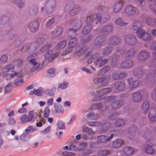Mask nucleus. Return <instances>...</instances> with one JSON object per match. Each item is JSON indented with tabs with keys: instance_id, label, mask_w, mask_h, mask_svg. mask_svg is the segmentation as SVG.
<instances>
[{
	"instance_id": "f257e3e1",
	"label": "nucleus",
	"mask_w": 156,
	"mask_h": 156,
	"mask_svg": "<svg viewBox=\"0 0 156 156\" xmlns=\"http://www.w3.org/2000/svg\"><path fill=\"white\" fill-rule=\"evenodd\" d=\"M111 88H103L101 92L100 93L99 91L94 90L91 93L92 96H95L93 98L92 101H99L102 100L103 98L105 102H112L115 99V97L113 96L106 97L104 94H106L109 92Z\"/></svg>"
},
{
	"instance_id": "f03ea898",
	"label": "nucleus",
	"mask_w": 156,
	"mask_h": 156,
	"mask_svg": "<svg viewBox=\"0 0 156 156\" xmlns=\"http://www.w3.org/2000/svg\"><path fill=\"white\" fill-rule=\"evenodd\" d=\"M4 69L7 72L6 76V80H10L12 79L15 76L19 77L22 74V70L20 71L19 72H16L14 71V66L11 64L5 66L4 67Z\"/></svg>"
},
{
	"instance_id": "7ed1b4c3",
	"label": "nucleus",
	"mask_w": 156,
	"mask_h": 156,
	"mask_svg": "<svg viewBox=\"0 0 156 156\" xmlns=\"http://www.w3.org/2000/svg\"><path fill=\"white\" fill-rule=\"evenodd\" d=\"M95 20L94 17L92 16L87 18L86 21L87 25L84 27L82 31L83 34H87L90 31L91 29V25Z\"/></svg>"
},
{
	"instance_id": "20e7f679",
	"label": "nucleus",
	"mask_w": 156,
	"mask_h": 156,
	"mask_svg": "<svg viewBox=\"0 0 156 156\" xmlns=\"http://www.w3.org/2000/svg\"><path fill=\"white\" fill-rule=\"evenodd\" d=\"M136 33L138 38L142 39L144 41H149L151 39V37L149 34L146 32L142 29L139 30Z\"/></svg>"
},
{
	"instance_id": "39448f33",
	"label": "nucleus",
	"mask_w": 156,
	"mask_h": 156,
	"mask_svg": "<svg viewBox=\"0 0 156 156\" xmlns=\"http://www.w3.org/2000/svg\"><path fill=\"white\" fill-rule=\"evenodd\" d=\"M36 55L35 54H33L29 55L27 58V61H29L33 66L32 68L30 70L31 72H33L37 69L40 65L38 63L35 62L34 58Z\"/></svg>"
},
{
	"instance_id": "423d86ee",
	"label": "nucleus",
	"mask_w": 156,
	"mask_h": 156,
	"mask_svg": "<svg viewBox=\"0 0 156 156\" xmlns=\"http://www.w3.org/2000/svg\"><path fill=\"white\" fill-rule=\"evenodd\" d=\"M110 78V76H107L102 77L94 78L93 81L95 83H101L103 86H105L108 84Z\"/></svg>"
},
{
	"instance_id": "0eeeda50",
	"label": "nucleus",
	"mask_w": 156,
	"mask_h": 156,
	"mask_svg": "<svg viewBox=\"0 0 156 156\" xmlns=\"http://www.w3.org/2000/svg\"><path fill=\"white\" fill-rule=\"evenodd\" d=\"M53 51L51 50H49L44 55V58L45 60H47L48 62H51L53 59L56 57L59 53L56 52L52 54Z\"/></svg>"
},
{
	"instance_id": "6e6552de",
	"label": "nucleus",
	"mask_w": 156,
	"mask_h": 156,
	"mask_svg": "<svg viewBox=\"0 0 156 156\" xmlns=\"http://www.w3.org/2000/svg\"><path fill=\"white\" fill-rule=\"evenodd\" d=\"M114 134H112L109 136L102 135L99 136L97 138V142L101 143H105L110 141L113 138Z\"/></svg>"
},
{
	"instance_id": "1a4fd4ad",
	"label": "nucleus",
	"mask_w": 156,
	"mask_h": 156,
	"mask_svg": "<svg viewBox=\"0 0 156 156\" xmlns=\"http://www.w3.org/2000/svg\"><path fill=\"white\" fill-rule=\"evenodd\" d=\"M124 40L126 43L130 45H134L137 43L136 39L132 35H126Z\"/></svg>"
},
{
	"instance_id": "9d476101",
	"label": "nucleus",
	"mask_w": 156,
	"mask_h": 156,
	"mask_svg": "<svg viewBox=\"0 0 156 156\" xmlns=\"http://www.w3.org/2000/svg\"><path fill=\"white\" fill-rule=\"evenodd\" d=\"M50 112V109L48 107H46L44 110V114H41L40 115L41 117V120L43 122H45Z\"/></svg>"
},
{
	"instance_id": "9b49d317",
	"label": "nucleus",
	"mask_w": 156,
	"mask_h": 156,
	"mask_svg": "<svg viewBox=\"0 0 156 156\" xmlns=\"http://www.w3.org/2000/svg\"><path fill=\"white\" fill-rule=\"evenodd\" d=\"M69 24L70 25H72L73 26V28L70 29V30L73 31L74 32H76V30L80 29L81 26V23H76L75 21L73 20H71L69 23Z\"/></svg>"
},
{
	"instance_id": "f8f14e48",
	"label": "nucleus",
	"mask_w": 156,
	"mask_h": 156,
	"mask_svg": "<svg viewBox=\"0 0 156 156\" xmlns=\"http://www.w3.org/2000/svg\"><path fill=\"white\" fill-rule=\"evenodd\" d=\"M125 12L127 15L131 16L134 15L136 13V10L134 7L129 6L126 9Z\"/></svg>"
},
{
	"instance_id": "ddd939ff",
	"label": "nucleus",
	"mask_w": 156,
	"mask_h": 156,
	"mask_svg": "<svg viewBox=\"0 0 156 156\" xmlns=\"http://www.w3.org/2000/svg\"><path fill=\"white\" fill-rule=\"evenodd\" d=\"M44 93V91L42 88H37V89H34L33 90H31L29 93L30 95L33 94L36 95L37 96H40Z\"/></svg>"
},
{
	"instance_id": "4468645a",
	"label": "nucleus",
	"mask_w": 156,
	"mask_h": 156,
	"mask_svg": "<svg viewBox=\"0 0 156 156\" xmlns=\"http://www.w3.org/2000/svg\"><path fill=\"white\" fill-rule=\"evenodd\" d=\"M142 98V94L140 92H137L134 93L132 97L133 101L136 102H138L141 101Z\"/></svg>"
},
{
	"instance_id": "2eb2a0df",
	"label": "nucleus",
	"mask_w": 156,
	"mask_h": 156,
	"mask_svg": "<svg viewBox=\"0 0 156 156\" xmlns=\"http://www.w3.org/2000/svg\"><path fill=\"white\" fill-rule=\"evenodd\" d=\"M149 117L153 121H156V109L155 108L151 109L150 111Z\"/></svg>"
},
{
	"instance_id": "dca6fc26",
	"label": "nucleus",
	"mask_w": 156,
	"mask_h": 156,
	"mask_svg": "<svg viewBox=\"0 0 156 156\" xmlns=\"http://www.w3.org/2000/svg\"><path fill=\"white\" fill-rule=\"evenodd\" d=\"M69 150L73 151H79L78 142L75 140L73 143L71 144L69 146Z\"/></svg>"
},
{
	"instance_id": "f3484780",
	"label": "nucleus",
	"mask_w": 156,
	"mask_h": 156,
	"mask_svg": "<svg viewBox=\"0 0 156 156\" xmlns=\"http://www.w3.org/2000/svg\"><path fill=\"white\" fill-rule=\"evenodd\" d=\"M38 23L37 21L31 22L29 25L30 31L32 32L36 31L38 29Z\"/></svg>"
},
{
	"instance_id": "a211bd4d",
	"label": "nucleus",
	"mask_w": 156,
	"mask_h": 156,
	"mask_svg": "<svg viewBox=\"0 0 156 156\" xmlns=\"http://www.w3.org/2000/svg\"><path fill=\"white\" fill-rule=\"evenodd\" d=\"M148 56V53L146 51L140 52L138 55V58L139 60H143L146 59Z\"/></svg>"
},
{
	"instance_id": "6ab92c4d",
	"label": "nucleus",
	"mask_w": 156,
	"mask_h": 156,
	"mask_svg": "<svg viewBox=\"0 0 156 156\" xmlns=\"http://www.w3.org/2000/svg\"><path fill=\"white\" fill-rule=\"evenodd\" d=\"M135 53V51L134 49H132L128 51L125 56L126 60H129L134 55Z\"/></svg>"
},
{
	"instance_id": "aec40b11",
	"label": "nucleus",
	"mask_w": 156,
	"mask_h": 156,
	"mask_svg": "<svg viewBox=\"0 0 156 156\" xmlns=\"http://www.w3.org/2000/svg\"><path fill=\"white\" fill-rule=\"evenodd\" d=\"M123 141L121 139H118L113 142L112 147L114 148H118L121 146Z\"/></svg>"
},
{
	"instance_id": "412c9836",
	"label": "nucleus",
	"mask_w": 156,
	"mask_h": 156,
	"mask_svg": "<svg viewBox=\"0 0 156 156\" xmlns=\"http://www.w3.org/2000/svg\"><path fill=\"white\" fill-rule=\"evenodd\" d=\"M54 109L55 112L59 114H62L64 112L63 108L60 104H55Z\"/></svg>"
},
{
	"instance_id": "4be33fe9",
	"label": "nucleus",
	"mask_w": 156,
	"mask_h": 156,
	"mask_svg": "<svg viewBox=\"0 0 156 156\" xmlns=\"http://www.w3.org/2000/svg\"><path fill=\"white\" fill-rule=\"evenodd\" d=\"M123 151L125 154L128 155H130L133 154L134 150L132 147L127 146L124 147Z\"/></svg>"
},
{
	"instance_id": "5701e85b",
	"label": "nucleus",
	"mask_w": 156,
	"mask_h": 156,
	"mask_svg": "<svg viewBox=\"0 0 156 156\" xmlns=\"http://www.w3.org/2000/svg\"><path fill=\"white\" fill-rule=\"evenodd\" d=\"M133 80V79L132 78H130L128 80L129 88H136L139 85V82L138 81H135L132 82L131 81Z\"/></svg>"
},
{
	"instance_id": "b1692460",
	"label": "nucleus",
	"mask_w": 156,
	"mask_h": 156,
	"mask_svg": "<svg viewBox=\"0 0 156 156\" xmlns=\"http://www.w3.org/2000/svg\"><path fill=\"white\" fill-rule=\"evenodd\" d=\"M119 39L115 36L111 37L109 39V44L112 45H116L119 43Z\"/></svg>"
},
{
	"instance_id": "393cba45",
	"label": "nucleus",
	"mask_w": 156,
	"mask_h": 156,
	"mask_svg": "<svg viewBox=\"0 0 156 156\" xmlns=\"http://www.w3.org/2000/svg\"><path fill=\"white\" fill-rule=\"evenodd\" d=\"M86 118L89 120H96L98 118V116L97 114H95L93 112H90L87 114Z\"/></svg>"
},
{
	"instance_id": "a878e982",
	"label": "nucleus",
	"mask_w": 156,
	"mask_h": 156,
	"mask_svg": "<svg viewBox=\"0 0 156 156\" xmlns=\"http://www.w3.org/2000/svg\"><path fill=\"white\" fill-rule=\"evenodd\" d=\"M77 41L76 38H72L70 39L68 42V45L70 48H73L77 45Z\"/></svg>"
},
{
	"instance_id": "bb28decb",
	"label": "nucleus",
	"mask_w": 156,
	"mask_h": 156,
	"mask_svg": "<svg viewBox=\"0 0 156 156\" xmlns=\"http://www.w3.org/2000/svg\"><path fill=\"white\" fill-rule=\"evenodd\" d=\"M112 26L111 25H108L105 27L101 30L102 34H108L111 32L112 30Z\"/></svg>"
},
{
	"instance_id": "cd10ccee",
	"label": "nucleus",
	"mask_w": 156,
	"mask_h": 156,
	"mask_svg": "<svg viewBox=\"0 0 156 156\" xmlns=\"http://www.w3.org/2000/svg\"><path fill=\"white\" fill-rule=\"evenodd\" d=\"M123 5L122 2H119L116 3L113 8V11L115 13L118 12L121 9Z\"/></svg>"
},
{
	"instance_id": "c85d7f7f",
	"label": "nucleus",
	"mask_w": 156,
	"mask_h": 156,
	"mask_svg": "<svg viewBox=\"0 0 156 156\" xmlns=\"http://www.w3.org/2000/svg\"><path fill=\"white\" fill-rule=\"evenodd\" d=\"M55 92V88H50L48 89L45 90L44 91V93L45 94L51 96H53L54 95Z\"/></svg>"
},
{
	"instance_id": "c756f323",
	"label": "nucleus",
	"mask_w": 156,
	"mask_h": 156,
	"mask_svg": "<svg viewBox=\"0 0 156 156\" xmlns=\"http://www.w3.org/2000/svg\"><path fill=\"white\" fill-rule=\"evenodd\" d=\"M110 124L108 122H106L103 124L101 127L102 133L105 132L108 130L110 127Z\"/></svg>"
},
{
	"instance_id": "7c9ffc66",
	"label": "nucleus",
	"mask_w": 156,
	"mask_h": 156,
	"mask_svg": "<svg viewBox=\"0 0 156 156\" xmlns=\"http://www.w3.org/2000/svg\"><path fill=\"white\" fill-rule=\"evenodd\" d=\"M145 151L148 154H153L154 153V150L152 146L147 144L145 147Z\"/></svg>"
},
{
	"instance_id": "2f4dec72",
	"label": "nucleus",
	"mask_w": 156,
	"mask_h": 156,
	"mask_svg": "<svg viewBox=\"0 0 156 156\" xmlns=\"http://www.w3.org/2000/svg\"><path fill=\"white\" fill-rule=\"evenodd\" d=\"M126 123V120L123 119H119L117 120L115 122L116 126L119 127L122 126Z\"/></svg>"
},
{
	"instance_id": "473e14b6",
	"label": "nucleus",
	"mask_w": 156,
	"mask_h": 156,
	"mask_svg": "<svg viewBox=\"0 0 156 156\" xmlns=\"http://www.w3.org/2000/svg\"><path fill=\"white\" fill-rule=\"evenodd\" d=\"M20 122L22 124H25L28 122V116L25 114H23L20 116Z\"/></svg>"
},
{
	"instance_id": "72a5a7b5",
	"label": "nucleus",
	"mask_w": 156,
	"mask_h": 156,
	"mask_svg": "<svg viewBox=\"0 0 156 156\" xmlns=\"http://www.w3.org/2000/svg\"><path fill=\"white\" fill-rule=\"evenodd\" d=\"M132 63L129 60H126L124 62H122L121 65V67L122 68H129L132 66Z\"/></svg>"
},
{
	"instance_id": "f704fd0d",
	"label": "nucleus",
	"mask_w": 156,
	"mask_h": 156,
	"mask_svg": "<svg viewBox=\"0 0 156 156\" xmlns=\"http://www.w3.org/2000/svg\"><path fill=\"white\" fill-rule=\"evenodd\" d=\"M37 129L36 128L30 126L27 127L25 130V132L29 134V133H32L35 132L36 131Z\"/></svg>"
},
{
	"instance_id": "c9c22d12",
	"label": "nucleus",
	"mask_w": 156,
	"mask_h": 156,
	"mask_svg": "<svg viewBox=\"0 0 156 156\" xmlns=\"http://www.w3.org/2000/svg\"><path fill=\"white\" fill-rule=\"evenodd\" d=\"M104 41V38L102 36H100L97 37L94 41V44L96 46L100 45Z\"/></svg>"
},
{
	"instance_id": "e433bc0d",
	"label": "nucleus",
	"mask_w": 156,
	"mask_h": 156,
	"mask_svg": "<svg viewBox=\"0 0 156 156\" xmlns=\"http://www.w3.org/2000/svg\"><path fill=\"white\" fill-rule=\"evenodd\" d=\"M83 131L90 135H93L94 133V131L91 128L87 127H84L83 129Z\"/></svg>"
},
{
	"instance_id": "4c0bfd02",
	"label": "nucleus",
	"mask_w": 156,
	"mask_h": 156,
	"mask_svg": "<svg viewBox=\"0 0 156 156\" xmlns=\"http://www.w3.org/2000/svg\"><path fill=\"white\" fill-rule=\"evenodd\" d=\"M122 101H118L116 102L112 103L111 106L112 109H116L120 107L122 105Z\"/></svg>"
},
{
	"instance_id": "58836bf2",
	"label": "nucleus",
	"mask_w": 156,
	"mask_h": 156,
	"mask_svg": "<svg viewBox=\"0 0 156 156\" xmlns=\"http://www.w3.org/2000/svg\"><path fill=\"white\" fill-rule=\"evenodd\" d=\"M30 138V135L26 133H23L20 136L21 140L23 141H27Z\"/></svg>"
},
{
	"instance_id": "ea45409f",
	"label": "nucleus",
	"mask_w": 156,
	"mask_h": 156,
	"mask_svg": "<svg viewBox=\"0 0 156 156\" xmlns=\"http://www.w3.org/2000/svg\"><path fill=\"white\" fill-rule=\"evenodd\" d=\"M102 105L101 103H98L92 105L90 107L91 110H98L101 108Z\"/></svg>"
},
{
	"instance_id": "a19ab883",
	"label": "nucleus",
	"mask_w": 156,
	"mask_h": 156,
	"mask_svg": "<svg viewBox=\"0 0 156 156\" xmlns=\"http://www.w3.org/2000/svg\"><path fill=\"white\" fill-rule=\"evenodd\" d=\"M45 41V39L44 37L39 38L37 39L36 43L34 44V46H36L37 45L38 46L40 45H41L44 43Z\"/></svg>"
},
{
	"instance_id": "79ce46f5",
	"label": "nucleus",
	"mask_w": 156,
	"mask_h": 156,
	"mask_svg": "<svg viewBox=\"0 0 156 156\" xmlns=\"http://www.w3.org/2000/svg\"><path fill=\"white\" fill-rule=\"evenodd\" d=\"M115 23L116 24L121 26H126L128 24V23L123 22L122 20L120 18L115 20Z\"/></svg>"
},
{
	"instance_id": "37998d69",
	"label": "nucleus",
	"mask_w": 156,
	"mask_h": 156,
	"mask_svg": "<svg viewBox=\"0 0 156 156\" xmlns=\"http://www.w3.org/2000/svg\"><path fill=\"white\" fill-rule=\"evenodd\" d=\"M142 108L144 111L145 113H146L148 111L149 109H150V110L151 109H152V108H150L148 102L147 101H146L143 103V105Z\"/></svg>"
},
{
	"instance_id": "c03bdc74",
	"label": "nucleus",
	"mask_w": 156,
	"mask_h": 156,
	"mask_svg": "<svg viewBox=\"0 0 156 156\" xmlns=\"http://www.w3.org/2000/svg\"><path fill=\"white\" fill-rule=\"evenodd\" d=\"M101 124V122L98 121L91 122H88V125L90 126L94 127H98Z\"/></svg>"
},
{
	"instance_id": "a18cd8bd",
	"label": "nucleus",
	"mask_w": 156,
	"mask_h": 156,
	"mask_svg": "<svg viewBox=\"0 0 156 156\" xmlns=\"http://www.w3.org/2000/svg\"><path fill=\"white\" fill-rule=\"evenodd\" d=\"M109 151L107 150H103L99 151L98 154V156H106L109 154Z\"/></svg>"
},
{
	"instance_id": "49530a36",
	"label": "nucleus",
	"mask_w": 156,
	"mask_h": 156,
	"mask_svg": "<svg viewBox=\"0 0 156 156\" xmlns=\"http://www.w3.org/2000/svg\"><path fill=\"white\" fill-rule=\"evenodd\" d=\"M66 43L67 42L66 41H62L58 44L57 48L59 49H63L65 47Z\"/></svg>"
},
{
	"instance_id": "de8ad7c7",
	"label": "nucleus",
	"mask_w": 156,
	"mask_h": 156,
	"mask_svg": "<svg viewBox=\"0 0 156 156\" xmlns=\"http://www.w3.org/2000/svg\"><path fill=\"white\" fill-rule=\"evenodd\" d=\"M88 145L87 143H82L80 145L79 144V151H85L87 148Z\"/></svg>"
},
{
	"instance_id": "09e8293b",
	"label": "nucleus",
	"mask_w": 156,
	"mask_h": 156,
	"mask_svg": "<svg viewBox=\"0 0 156 156\" xmlns=\"http://www.w3.org/2000/svg\"><path fill=\"white\" fill-rule=\"evenodd\" d=\"M22 76V74L21 76L19 77H18V79L17 80H16L14 81L13 83L16 86H17L20 84L21 83H23V80L22 78H21V77Z\"/></svg>"
},
{
	"instance_id": "8fccbe9b",
	"label": "nucleus",
	"mask_w": 156,
	"mask_h": 156,
	"mask_svg": "<svg viewBox=\"0 0 156 156\" xmlns=\"http://www.w3.org/2000/svg\"><path fill=\"white\" fill-rule=\"evenodd\" d=\"M23 63V60L21 59H17L14 62L13 66L14 67L15 66H21Z\"/></svg>"
},
{
	"instance_id": "3c124183",
	"label": "nucleus",
	"mask_w": 156,
	"mask_h": 156,
	"mask_svg": "<svg viewBox=\"0 0 156 156\" xmlns=\"http://www.w3.org/2000/svg\"><path fill=\"white\" fill-rule=\"evenodd\" d=\"M87 50V49L85 47H83L78 51L76 52V54L78 56H81Z\"/></svg>"
},
{
	"instance_id": "603ef678",
	"label": "nucleus",
	"mask_w": 156,
	"mask_h": 156,
	"mask_svg": "<svg viewBox=\"0 0 156 156\" xmlns=\"http://www.w3.org/2000/svg\"><path fill=\"white\" fill-rule=\"evenodd\" d=\"M79 8H74L70 11V15L72 16H75L79 12Z\"/></svg>"
},
{
	"instance_id": "864d4df0",
	"label": "nucleus",
	"mask_w": 156,
	"mask_h": 156,
	"mask_svg": "<svg viewBox=\"0 0 156 156\" xmlns=\"http://www.w3.org/2000/svg\"><path fill=\"white\" fill-rule=\"evenodd\" d=\"M114 85L115 88H124L125 87L124 83L120 82H116Z\"/></svg>"
},
{
	"instance_id": "5fc2aeb1",
	"label": "nucleus",
	"mask_w": 156,
	"mask_h": 156,
	"mask_svg": "<svg viewBox=\"0 0 156 156\" xmlns=\"http://www.w3.org/2000/svg\"><path fill=\"white\" fill-rule=\"evenodd\" d=\"M34 113L33 112L31 111L29 112V115L28 116V119L29 122L34 120Z\"/></svg>"
},
{
	"instance_id": "6e6d98bb",
	"label": "nucleus",
	"mask_w": 156,
	"mask_h": 156,
	"mask_svg": "<svg viewBox=\"0 0 156 156\" xmlns=\"http://www.w3.org/2000/svg\"><path fill=\"white\" fill-rule=\"evenodd\" d=\"M112 48L108 47L103 51L102 54L104 55H106L109 54L112 51Z\"/></svg>"
},
{
	"instance_id": "4d7b16f0",
	"label": "nucleus",
	"mask_w": 156,
	"mask_h": 156,
	"mask_svg": "<svg viewBox=\"0 0 156 156\" xmlns=\"http://www.w3.org/2000/svg\"><path fill=\"white\" fill-rule=\"evenodd\" d=\"M51 129V126H48L44 130L41 131L40 133L42 134H45L49 133L50 132Z\"/></svg>"
},
{
	"instance_id": "13d9d810",
	"label": "nucleus",
	"mask_w": 156,
	"mask_h": 156,
	"mask_svg": "<svg viewBox=\"0 0 156 156\" xmlns=\"http://www.w3.org/2000/svg\"><path fill=\"white\" fill-rule=\"evenodd\" d=\"M57 125L58 128L59 129H63L65 128V126L64 123L61 121H58Z\"/></svg>"
},
{
	"instance_id": "bf43d9fd",
	"label": "nucleus",
	"mask_w": 156,
	"mask_h": 156,
	"mask_svg": "<svg viewBox=\"0 0 156 156\" xmlns=\"http://www.w3.org/2000/svg\"><path fill=\"white\" fill-rule=\"evenodd\" d=\"M141 27V24L139 22L135 23L133 26V28L134 30H136Z\"/></svg>"
},
{
	"instance_id": "052dcab7",
	"label": "nucleus",
	"mask_w": 156,
	"mask_h": 156,
	"mask_svg": "<svg viewBox=\"0 0 156 156\" xmlns=\"http://www.w3.org/2000/svg\"><path fill=\"white\" fill-rule=\"evenodd\" d=\"M50 44H47L41 48L40 51L41 52H45L48 50L50 48Z\"/></svg>"
},
{
	"instance_id": "680f3d73",
	"label": "nucleus",
	"mask_w": 156,
	"mask_h": 156,
	"mask_svg": "<svg viewBox=\"0 0 156 156\" xmlns=\"http://www.w3.org/2000/svg\"><path fill=\"white\" fill-rule=\"evenodd\" d=\"M92 152V151L91 149L86 148L85 151H84L82 153V155L83 156L87 155L90 154Z\"/></svg>"
},
{
	"instance_id": "e2e57ef3",
	"label": "nucleus",
	"mask_w": 156,
	"mask_h": 156,
	"mask_svg": "<svg viewBox=\"0 0 156 156\" xmlns=\"http://www.w3.org/2000/svg\"><path fill=\"white\" fill-rule=\"evenodd\" d=\"M55 20L53 18H51L47 22L46 25V27L48 28L51 26L52 24L54 22Z\"/></svg>"
},
{
	"instance_id": "0e129e2a",
	"label": "nucleus",
	"mask_w": 156,
	"mask_h": 156,
	"mask_svg": "<svg viewBox=\"0 0 156 156\" xmlns=\"http://www.w3.org/2000/svg\"><path fill=\"white\" fill-rule=\"evenodd\" d=\"M7 121L8 124L10 125H15L16 123L15 120L12 118L9 119Z\"/></svg>"
},
{
	"instance_id": "69168bd1",
	"label": "nucleus",
	"mask_w": 156,
	"mask_h": 156,
	"mask_svg": "<svg viewBox=\"0 0 156 156\" xmlns=\"http://www.w3.org/2000/svg\"><path fill=\"white\" fill-rule=\"evenodd\" d=\"M72 48H70L69 47V48L66 49L65 51L62 52L61 54L62 55H66L69 53L71 52L72 51Z\"/></svg>"
},
{
	"instance_id": "338daca9",
	"label": "nucleus",
	"mask_w": 156,
	"mask_h": 156,
	"mask_svg": "<svg viewBox=\"0 0 156 156\" xmlns=\"http://www.w3.org/2000/svg\"><path fill=\"white\" fill-rule=\"evenodd\" d=\"M68 85L67 82H64L63 83H61L58 85V88H67Z\"/></svg>"
},
{
	"instance_id": "774afa93",
	"label": "nucleus",
	"mask_w": 156,
	"mask_h": 156,
	"mask_svg": "<svg viewBox=\"0 0 156 156\" xmlns=\"http://www.w3.org/2000/svg\"><path fill=\"white\" fill-rule=\"evenodd\" d=\"M55 69L53 68H51L48 71V73L47 74V76H48L49 75L50 76L51 75H53L55 73Z\"/></svg>"
}]
</instances>
